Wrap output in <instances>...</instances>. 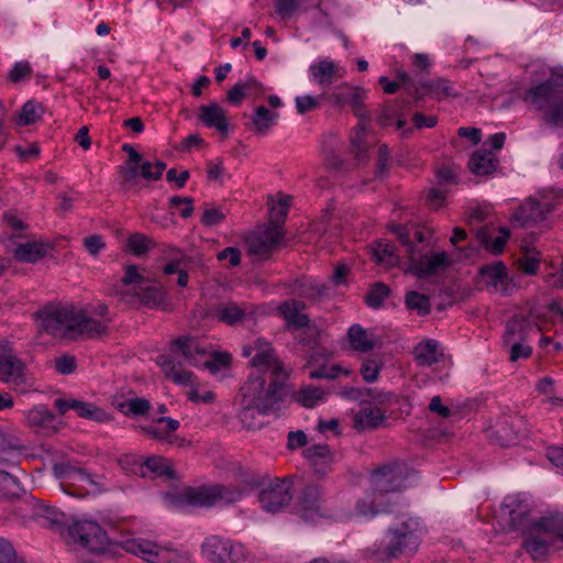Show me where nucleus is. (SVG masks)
Returning a JSON list of instances; mask_svg holds the SVG:
<instances>
[{
	"label": "nucleus",
	"instance_id": "f257e3e1",
	"mask_svg": "<svg viewBox=\"0 0 563 563\" xmlns=\"http://www.w3.org/2000/svg\"><path fill=\"white\" fill-rule=\"evenodd\" d=\"M269 385L266 388V378L261 375H252L241 387V420L249 428L258 426L254 422L255 413L263 415L275 409L286 395V380L283 376H269Z\"/></svg>",
	"mask_w": 563,
	"mask_h": 563
},
{
	"label": "nucleus",
	"instance_id": "f03ea898",
	"mask_svg": "<svg viewBox=\"0 0 563 563\" xmlns=\"http://www.w3.org/2000/svg\"><path fill=\"white\" fill-rule=\"evenodd\" d=\"M408 471L398 463L384 464L372 471L366 495L357 503L361 515L375 516L387 510L389 493L398 492L406 485Z\"/></svg>",
	"mask_w": 563,
	"mask_h": 563
},
{
	"label": "nucleus",
	"instance_id": "7ed1b4c3",
	"mask_svg": "<svg viewBox=\"0 0 563 563\" xmlns=\"http://www.w3.org/2000/svg\"><path fill=\"white\" fill-rule=\"evenodd\" d=\"M207 354V350L199 344L197 338L191 335L178 336L169 343V354L157 357V365L164 375L178 385H188L192 373L183 366L197 365L200 357Z\"/></svg>",
	"mask_w": 563,
	"mask_h": 563
},
{
	"label": "nucleus",
	"instance_id": "20e7f679",
	"mask_svg": "<svg viewBox=\"0 0 563 563\" xmlns=\"http://www.w3.org/2000/svg\"><path fill=\"white\" fill-rule=\"evenodd\" d=\"M523 548L533 560H541L549 553L552 542H563V514L541 517L523 534Z\"/></svg>",
	"mask_w": 563,
	"mask_h": 563
},
{
	"label": "nucleus",
	"instance_id": "39448f33",
	"mask_svg": "<svg viewBox=\"0 0 563 563\" xmlns=\"http://www.w3.org/2000/svg\"><path fill=\"white\" fill-rule=\"evenodd\" d=\"M243 490L235 486L213 485L199 488L187 487L170 497L176 507H211L218 501L233 504L242 498Z\"/></svg>",
	"mask_w": 563,
	"mask_h": 563
},
{
	"label": "nucleus",
	"instance_id": "423d86ee",
	"mask_svg": "<svg viewBox=\"0 0 563 563\" xmlns=\"http://www.w3.org/2000/svg\"><path fill=\"white\" fill-rule=\"evenodd\" d=\"M562 86V77L553 76L527 91L537 109L544 110L543 121L551 126H563V98L556 96Z\"/></svg>",
	"mask_w": 563,
	"mask_h": 563
},
{
	"label": "nucleus",
	"instance_id": "0eeeda50",
	"mask_svg": "<svg viewBox=\"0 0 563 563\" xmlns=\"http://www.w3.org/2000/svg\"><path fill=\"white\" fill-rule=\"evenodd\" d=\"M40 328L47 334L58 339L74 340L75 309L46 307L37 312Z\"/></svg>",
	"mask_w": 563,
	"mask_h": 563
},
{
	"label": "nucleus",
	"instance_id": "6e6552de",
	"mask_svg": "<svg viewBox=\"0 0 563 563\" xmlns=\"http://www.w3.org/2000/svg\"><path fill=\"white\" fill-rule=\"evenodd\" d=\"M69 537L74 542L96 555L104 554L110 539L103 528L96 521H78L69 526Z\"/></svg>",
	"mask_w": 563,
	"mask_h": 563
},
{
	"label": "nucleus",
	"instance_id": "1a4fd4ad",
	"mask_svg": "<svg viewBox=\"0 0 563 563\" xmlns=\"http://www.w3.org/2000/svg\"><path fill=\"white\" fill-rule=\"evenodd\" d=\"M124 549L147 563H185L188 561L186 555L144 539L128 540L124 543Z\"/></svg>",
	"mask_w": 563,
	"mask_h": 563
},
{
	"label": "nucleus",
	"instance_id": "9d476101",
	"mask_svg": "<svg viewBox=\"0 0 563 563\" xmlns=\"http://www.w3.org/2000/svg\"><path fill=\"white\" fill-rule=\"evenodd\" d=\"M27 366L19 358L9 341L0 342V380L15 388L26 384Z\"/></svg>",
	"mask_w": 563,
	"mask_h": 563
},
{
	"label": "nucleus",
	"instance_id": "9b49d317",
	"mask_svg": "<svg viewBox=\"0 0 563 563\" xmlns=\"http://www.w3.org/2000/svg\"><path fill=\"white\" fill-rule=\"evenodd\" d=\"M20 450L21 446L12 443L0 432V497L11 498L19 495V484L5 467L15 463Z\"/></svg>",
	"mask_w": 563,
	"mask_h": 563
},
{
	"label": "nucleus",
	"instance_id": "f8f14e48",
	"mask_svg": "<svg viewBox=\"0 0 563 563\" xmlns=\"http://www.w3.org/2000/svg\"><path fill=\"white\" fill-rule=\"evenodd\" d=\"M283 238L284 230L280 224L268 223L264 229L250 233L245 238V245L250 254L267 258Z\"/></svg>",
	"mask_w": 563,
	"mask_h": 563
},
{
	"label": "nucleus",
	"instance_id": "ddd939ff",
	"mask_svg": "<svg viewBox=\"0 0 563 563\" xmlns=\"http://www.w3.org/2000/svg\"><path fill=\"white\" fill-rule=\"evenodd\" d=\"M291 483L286 479L275 478L258 494V500L267 512H278L286 508L292 499Z\"/></svg>",
	"mask_w": 563,
	"mask_h": 563
},
{
	"label": "nucleus",
	"instance_id": "4468645a",
	"mask_svg": "<svg viewBox=\"0 0 563 563\" xmlns=\"http://www.w3.org/2000/svg\"><path fill=\"white\" fill-rule=\"evenodd\" d=\"M255 355L251 364L261 373H268L269 376H283L288 378V374L283 363L278 360L271 343L264 339H257L254 343Z\"/></svg>",
	"mask_w": 563,
	"mask_h": 563
},
{
	"label": "nucleus",
	"instance_id": "2eb2a0df",
	"mask_svg": "<svg viewBox=\"0 0 563 563\" xmlns=\"http://www.w3.org/2000/svg\"><path fill=\"white\" fill-rule=\"evenodd\" d=\"M202 551L213 562L225 563L230 561L238 563L243 560L241 547H234L229 541L222 540L217 536H212L205 541Z\"/></svg>",
	"mask_w": 563,
	"mask_h": 563
},
{
	"label": "nucleus",
	"instance_id": "dca6fc26",
	"mask_svg": "<svg viewBox=\"0 0 563 563\" xmlns=\"http://www.w3.org/2000/svg\"><path fill=\"white\" fill-rule=\"evenodd\" d=\"M552 211L550 203L541 205L533 198H528L518 207L510 218V222L517 228H528L532 222L543 221Z\"/></svg>",
	"mask_w": 563,
	"mask_h": 563
},
{
	"label": "nucleus",
	"instance_id": "f3484780",
	"mask_svg": "<svg viewBox=\"0 0 563 563\" xmlns=\"http://www.w3.org/2000/svg\"><path fill=\"white\" fill-rule=\"evenodd\" d=\"M413 254L409 258V268L407 272L412 273L418 278H424L438 274L440 269L449 265V257L445 252L422 255L419 260Z\"/></svg>",
	"mask_w": 563,
	"mask_h": 563
},
{
	"label": "nucleus",
	"instance_id": "a211bd4d",
	"mask_svg": "<svg viewBox=\"0 0 563 563\" xmlns=\"http://www.w3.org/2000/svg\"><path fill=\"white\" fill-rule=\"evenodd\" d=\"M306 305L302 301L288 299L282 302L278 307L280 316L286 320V328L288 330H298L308 327L310 319L308 314L302 313Z\"/></svg>",
	"mask_w": 563,
	"mask_h": 563
},
{
	"label": "nucleus",
	"instance_id": "6ab92c4d",
	"mask_svg": "<svg viewBox=\"0 0 563 563\" xmlns=\"http://www.w3.org/2000/svg\"><path fill=\"white\" fill-rule=\"evenodd\" d=\"M479 277L485 286H492L496 291L505 292L508 287V275L503 262L497 261L483 265L479 268Z\"/></svg>",
	"mask_w": 563,
	"mask_h": 563
},
{
	"label": "nucleus",
	"instance_id": "aec40b11",
	"mask_svg": "<svg viewBox=\"0 0 563 563\" xmlns=\"http://www.w3.org/2000/svg\"><path fill=\"white\" fill-rule=\"evenodd\" d=\"M324 353H312L306 364V368H309V377L311 379H335L340 374L350 375L349 369H344L340 365L327 366L321 363L324 358Z\"/></svg>",
	"mask_w": 563,
	"mask_h": 563
},
{
	"label": "nucleus",
	"instance_id": "412c9836",
	"mask_svg": "<svg viewBox=\"0 0 563 563\" xmlns=\"http://www.w3.org/2000/svg\"><path fill=\"white\" fill-rule=\"evenodd\" d=\"M305 457L312 465L314 473L323 477L331 470L333 455L328 445L313 444L305 450Z\"/></svg>",
	"mask_w": 563,
	"mask_h": 563
},
{
	"label": "nucleus",
	"instance_id": "4be33fe9",
	"mask_svg": "<svg viewBox=\"0 0 563 563\" xmlns=\"http://www.w3.org/2000/svg\"><path fill=\"white\" fill-rule=\"evenodd\" d=\"M74 340L84 335L89 339L100 338L107 334L108 328L102 322L87 317L85 313L75 310Z\"/></svg>",
	"mask_w": 563,
	"mask_h": 563
},
{
	"label": "nucleus",
	"instance_id": "5701e85b",
	"mask_svg": "<svg viewBox=\"0 0 563 563\" xmlns=\"http://www.w3.org/2000/svg\"><path fill=\"white\" fill-rule=\"evenodd\" d=\"M320 488L317 485H307L300 497L301 517L306 521H314L321 517Z\"/></svg>",
	"mask_w": 563,
	"mask_h": 563
},
{
	"label": "nucleus",
	"instance_id": "b1692460",
	"mask_svg": "<svg viewBox=\"0 0 563 563\" xmlns=\"http://www.w3.org/2000/svg\"><path fill=\"white\" fill-rule=\"evenodd\" d=\"M505 508L508 509L509 526L511 530H521L522 534L530 529V527L538 521L530 517V508L527 504L518 501L516 505L514 501L506 504Z\"/></svg>",
	"mask_w": 563,
	"mask_h": 563
},
{
	"label": "nucleus",
	"instance_id": "393cba45",
	"mask_svg": "<svg viewBox=\"0 0 563 563\" xmlns=\"http://www.w3.org/2000/svg\"><path fill=\"white\" fill-rule=\"evenodd\" d=\"M474 233L481 244L493 254L497 255L504 251V246L510 238V231L507 227H500V235L492 240V232L487 227L474 229Z\"/></svg>",
	"mask_w": 563,
	"mask_h": 563
},
{
	"label": "nucleus",
	"instance_id": "a878e982",
	"mask_svg": "<svg viewBox=\"0 0 563 563\" xmlns=\"http://www.w3.org/2000/svg\"><path fill=\"white\" fill-rule=\"evenodd\" d=\"M198 119L207 126H213L222 133H227V112L217 103L201 106L199 108Z\"/></svg>",
	"mask_w": 563,
	"mask_h": 563
},
{
	"label": "nucleus",
	"instance_id": "bb28decb",
	"mask_svg": "<svg viewBox=\"0 0 563 563\" xmlns=\"http://www.w3.org/2000/svg\"><path fill=\"white\" fill-rule=\"evenodd\" d=\"M520 426L518 421L506 420L492 432L490 439L500 446L516 445L520 440Z\"/></svg>",
	"mask_w": 563,
	"mask_h": 563
},
{
	"label": "nucleus",
	"instance_id": "cd10ccee",
	"mask_svg": "<svg viewBox=\"0 0 563 563\" xmlns=\"http://www.w3.org/2000/svg\"><path fill=\"white\" fill-rule=\"evenodd\" d=\"M49 249L48 243L32 241L18 245L13 255L19 262L35 263L46 256Z\"/></svg>",
	"mask_w": 563,
	"mask_h": 563
},
{
	"label": "nucleus",
	"instance_id": "c85d7f7f",
	"mask_svg": "<svg viewBox=\"0 0 563 563\" xmlns=\"http://www.w3.org/2000/svg\"><path fill=\"white\" fill-rule=\"evenodd\" d=\"M291 200V196L282 192H278L276 196L267 197V206L269 208V224L276 223L280 224L283 228V223L287 217Z\"/></svg>",
	"mask_w": 563,
	"mask_h": 563
},
{
	"label": "nucleus",
	"instance_id": "c756f323",
	"mask_svg": "<svg viewBox=\"0 0 563 563\" xmlns=\"http://www.w3.org/2000/svg\"><path fill=\"white\" fill-rule=\"evenodd\" d=\"M391 533L394 534V540L388 545L389 556L396 558L409 544L416 547L413 530L410 529L407 521H404L400 528L393 529Z\"/></svg>",
	"mask_w": 563,
	"mask_h": 563
},
{
	"label": "nucleus",
	"instance_id": "7c9ffc66",
	"mask_svg": "<svg viewBox=\"0 0 563 563\" xmlns=\"http://www.w3.org/2000/svg\"><path fill=\"white\" fill-rule=\"evenodd\" d=\"M496 163L494 154L487 150L476 151L468 163L470 169L477 176H486L495 172Z\"/></svg>",
	"mask_w": 563,
	"mask_h": 563
},
{
	"label": "nucleus",
	"instance_id": "2f4dec72",
	"mask_svg": "<svg viewBox=\"0 0 563 563\" xmlns=\"http://www.w3.org/2000/svg\"><path fill=\"white\" fill-rule=\"evenodd\" d=\"M347 338L351 347L360 352H369L376 344L374 335L368 334L367 331L358 324H354L349 329Z\"/></svg>",
	"mask_w": 563,
	"mask_h": 563
},
{
	"label": "nucleus",
	"instance_id": "473e14b6",
	"mask_svg": "<svg viewBox=\"0 0 563 563\" xmlns=\"http://www.w3.org/2000/svg\"><path fill=\"white\" fill-rule=\"evenodd\" d=\"M530 329L528 318L525 316H514L506 325L505 342L511 343L516 341H523Z\"/></svg>",
	"mask_w": 563,
	"mask_h": 563
},
{
	"label": "nucleus",
	"instance_id": "72a5a7b5",
	"mask_svg": "<svg viewBox=\"0 0 563 563\" xmlns=\"http://www.w3.org/2000/svg\"><path fill=\"white\" fill-rule=\"evenodd\" d=\"M214 314L219 321L229 325H235L242 322L246 317L245 310L235 302L219 305L214 309Z\"/></svg>",
	"mask_w": 563,
	"mask_h": 563
},
{
	"label": "nucleus",
	"instance_id": "f704fd0d",
	"mask_svg": "<svg viewBox=\"0 0 563 563\" xmlns=\"http://www.w3.org/2000/svg\"><path fill=\"white\" fill-rule=\"evenodd\" d=\"M384 412L378 408H365L354 416V427L358 430L374 429L384 420Z\"/></svg>",
	"mask_w": 563,
	"mask_h": 563
},
{
	"label": "nucleus",
	"instance_id": "c9c22d12",
	"mask_svg": "<svg viewBox=\"0 0 563 563\" xmlns=\"http://www.w3.org/2000/svg\"><path fill=\"white\" fill-rule=\"evenodd\" d=\"M366 122L360 121L351 135V146L355 158L360 163L367 162V146L365 144Z\"/></svg>",
	"mask_w": 563,
	"mask_h": 563
},
{
	"label": "nucleus",
	"instance_id": "e433bc0d",
	"mask_svg": "<svg viewBox=\"0 0 563 563\" xmlns=\"http://www.w3.org/2000/svg\"><path fill=\"white\" fill-rule=\"evenodd\" d=\"M416 361L422 366H431L439 362L438 344L434 341H427L413 349Z\"/></svg>",
	"mask_w": 563,
	"mask_h": 563
},
{
	"label": "nucleus",
	"instance_id": "4c0bfd02",
	"mask_svg": "<svg viewBox=\"0 0 563 563\" xmlns=\"http://www.w3.org/2000/svg\"><path fill=\"white\" fill-rule=\"evenodd\" d=\"M134 295L143 305L152 308L161 306L166 298V294L162 286L140 287Z\"/></svg>",
	"mask_w": 563,
	"mask_h": 563
},
{
	"label": "nucleus",
	"instance_id": "58836bf2",
	"mask_svg": "<svg viewBox=\"0 0 563 563\" xmlns=\"http://www.w3.org/2000/svg\"><path fill=\"white\" fill-rule=\"evenodd\" d=\"M540 255L534 249L522 245V257L518 260L519 268L528 275H536L539 268Z\"/></svg>",
	"mask_w": 563,
	"mask_h": 563
},
{
	"label": "nucleus",
	"instance_id": "ea45409f",
	"mask_svg": "<svg viewBox=\"0 0 563 563\" xmlns=\"http://www.w3.org/2000/svg\"><path fill=\"white\" fill-rule=\"evenodd\" d=\"M373 255L378 264L386 266H393L398 260L395 255L394 244L385 241L376 242V245L373 249Z\"/></svg>",
	"mask_w": 563,
	"mask_h": 563
},
{
	"label": "nucleus",
	"instance_id": "a19ab883",
	"mask_svg": "<svg viewBox=\"0 0 563 563\" xmlns=\"http://www.w3.org/2000/svg\"><path fill=\"white\" fill-rule=\"evenodd\" d=\"M55 420V415L44 408H34L27 412L26 421L32 428H47Z\"/></svg>",
	"mask_w": 563,
	"mask_h": 563
},
{
	"label": "nucleus",
	"instance_id": "79ce46f5",
	"mask_svg": "<svg viewBox=\"0 0 563 563\" xmlns=\"http://www.w3.org/2000/svg\"><path fill=\"white\" fill-rule=\"evenodd\" d=\"M153 242L148 236L142 233H132L128 238L126 249L133 255L140 257L148 252Z\"/></svg>",
	"mask_w": 563,
	"mask_h": 563
},
{
	"label": "nucleus",
	"instance_id": "37998d69",
	"mask_svg": "<svg viewBox=\"0 0 563 563\" xmlns=\"http://www.w3.org/2000/svg\"><path fill=\"white\" fill-rule=\"evenodd\" d=\"M313 79L320 84H331V79L335 73V65L330 60H322L310 67Z\"/></svg>",
	"mask_w": 563,
	"mask_h": 563
},
{
	"label": "nucleus",
	"instance_id": "c03bdc74",
	"mask_svg": "<svg viewBox=\"0 0 563 563\" xmlns=\"http://www.w3.org/2000/svg\"><path fill=\"white\" fill-rule=\"evenodd\" d=\"M405 303L409 309L416 310L421 316L430 312L429 297L417 291H408L405 296Z\"/></svg>",
	"mask_w": 563,
	"mask_h": 563
},
{
	"label": "nucleus",
	"instance_id": "a18cd8bd",
	"mask_svg": "<svg viewBox=\"0 0 563 563\" xmlns=\"http://www.w3.org/2000/svg\"><path fill=\"white\" fill-rule=\"evenodd\" d=\"M43 113L42 104L30 100L23 106L18 123L20 125L33 124L42 118Z\"/></svg>",
	"mask_w": 563,
	"mask_h": 563
},
{
	"label": "nucleus",
	"instance_id": "49530a36",
	"mask_svg": "<svg viewBox=\"0 0 563 563\" xmlns=\"http://www.w3.org/2000/svg\"><path fill=\"white\" fill-rule=\"evenodd\" d=\"M415 92L418 95L420 89H424L428 93H437L442 96H452L450 86L444 79H435L429 81H418L413 84Z\"/></svg>",
	"mask_w": 563,
	"mask_h": 563
},
{
	"label": "nucleus",
	"instance_id": "de8ad7c7",
	"mask_svg": "<svg viewBox=\"0 0 563 563\" xmlns=\"http://www.w3.org/2000/svg\"><path fill=\"white\" fill-rule=\"evenodd\" d=\"M389 295L390 288L386 284L375 283L365 296V301L372 308H379Z\"/></svg>",
	"mask_w": 563,
	"mask_h": 563
},
{
	"label": "nucleus",
	"instance_id": "09e8293b",
	"mask_svg": "<svg viewBox=\"0 0 563 563\" xmlns=\"http://www.w3.org/2000/svg\"><path fill=\"white\" fill-rule=\"evenodd\" d=\"M323 390L314 386L302 387L296 395V399L307 408L313 407L319 400L323 398Z\"/></svg>",
	"mask_w": 563,
	"mask_h": 563
},
{
	"label": "nucleus",
	"instance_id": "8fccbe9b",
	"mask_svg": "<svg viewBox=\"0 0 563 563\" xmlns=\"http://www.w3.org/2000/svg\"><path fill=\"white\" fill-rule=\"evenodd\" d=\"M144 465L154 474L158 476H166L168 478H174L175 472L173 471L168 461L162 456H152L148 457Z\"/></svg>",
	"mask_w": 563,
	"mask_h": 563
},
{
	"label": "nucleus",
	"instance_id": "3c124183",
	"mask_svg": "<svg viewBox=\"0 0 563 563\" xmlns=\"http://www.w3.org/2000/svg\"><path fill=\"white\" fill-rule=\"evenodd\" d=\"M275 118L276 114L271 113L266 107H258L252 117L255 131L261 134L266 133L271 129V123Z\"/></svg>",
	"mask_w": 563,
	"mask_h": 563
},
{
	"label": "nucleus",
	"instance_id": "603ef678",
	"mask_svg": "<svg viewBox=\"0 0 563 563\" xmlns=\"http://www.w3.org/2000/svg\"><path fill=\"white\" fill-rule=\"evenodd\" d=\"M81 483H88L90 486H96V482L84 470L75 467L68 475L65 482V492L74 490L80 486Z\"/></svg>",
	"mask_w": 563,
	"mask_h": 563
},
{
	"label": "nucleus",
	"instance_id": "864d4df0",
	"mask_svg": "<svg viewBox=\"0 0 563 563\" xmlns=\"http://www.w3.org/2000/svg\"><path fill=\"white\" fill-rule=\"evenodd\" d=\"M349 102L354 114L360 118V121L365 122L369 119L368 114L364 110L363 91L360 88H352V91L349 95Z\"/></svg>",
	"mask_w": 563,
	"mask_h": 563
},
{
	"label": "nucleus",
	"instance_id": "5fc2aeb1",
	"mask_svg": "<svg viewBox=\"0 0 563 563\" xmlns=\"http://www.w3.org/2000/svg\"><path fill=\"white\" fill-rule=\"evenodd\" d=\"M232 357L227 352H214L211 358L207 360L203 366L211 373H217L231 364Z\"/></svg>",
	"mask_w": 563,
	"mask_h": 563
},
{
	"label": "nucleus",
	"instance_id": "6e6d98bb",
	"mask_svg": "<svg viewBox=\"0 0 563 563\" xmlns=\"http://www.w3.org/2000/svg\"><path fill=\"white\" fill-rule=\"evenodd\" d=\"M225 219V214L221 208L208 207L201 216V223L205 227H213L221 223Z\"/></svg>",
	"mask_w": 563,
	"mask_h": 563
},
{
	"label": "nucleus",
	"instance_id": "4d7b16f0",
	"mask_svg": "<svg viewBox=\"0 0 563 563\" xmlns=\"http://www.w3.org/2000/svg\"><path fill=\"white\" fill-rule=\"evenodd\" d=\"M54 367L63 375L71 374L77 367L76 358L73 355L64 354L54 360Z\"/></svg>",
	"mask_w": 563,
	"mask_h": 563
},
{
	"label": "nucleus",
	"instance_id": "13d9d810",
	"mask_svg": "<svg viewBox=\"0 0 563 563\" xmlns=\"http://www.w3.org/2000/svg\"><path fill=\"white\" fill-rule=\"evenodd\" d=\"M234 473L235 477L250 488H257L262 484L258 476L241 465L235 467Z\"/></svg>",
	"mask_w": 563,
	"mask_h": 563
},
{
	"label": "nucleus",
	"instance_id": "bf43d9fd",
	"mask_svg": "<svg viewBox=\"0 0 563 563\" xmlns=\"http://www.w3.org/2000/svg\"><path fill=\"white\" fill-rule=\"evenodd\" d=\"M82 244L87 252L96 257L101 250L106 247V243L103 241V238L99 234H92L88 235L82 240Z\"/></svg>",
	"mask_w": 563,
	"mask_h": 563
},
{
	"label": "nucleus",
	"instance_id": "052dcab7",
	"mask_svg": "<svg viewBox=\"0 0 563 563\" xmlns=\"http://www.w3.org/2000/svg\"><path fill=\"white\" fill-rule=\"evenodd\" d=\"M146 282V278L139 272L136 265H128L125 267V275L122 278V284L128 285H141Z\"/></svg>",
	"mask_w": 563,
	"mask_h": 563
},
{
	"label": "nucleus",
	"instance_id": "680f3d73",
	"mask_svg": "<svg viewBox=\"0 0 563 563\" xmlns=\"http://www.w3.org/2000/svg\"><path fill=\"white\" fill-rule=\"evenodd\" d=\"M394 232L397 234L398 240L401 244L407 247L408 257L410 258L413 254H418V250L413 246L410 241V234L406 227L395 225L393 227Z\"/></svg>",
	"mask_w": 563,
	"mask_h": 563
},
{
	"label": "nucleus",
	"instance_id": "e2e57ef3",
	"mask_svg": "<svg viewBox=\"0 0 563 563\" xmlns=\"http://www.w3.org/2000/svg\"><path fill=\"white\" fill-rule=\"evenodd\" d=\"M301 297L309 299H319L328 295V286L324 284H311L306 286L299 294Z\"/></svg>",
	"mask_w": 563,
	"mask_h": 563
},
{
	"label": "nucleus",
	"instance_id": "0e129e2a",
	"mask_svg": "<svg viewBox=\"0 0 563 563\" xmlns=\"http://www.w3.org/2000/svg\"><path fill=\"white\" fill-rule=\"evenodd\" d=\"M125 405L129 407L130 412L137 416L146 415L151 408L148 400L137 397L128 400Z\"/></svg>",
	"mask_w": 563,
	"mask_h": 563
},
{
	"label": "nucleus",
	"instance_id": "69168bd1",
	"mask_svg": "<svg viewBox=\"0 0 563 563\" xmlns=\"http://www.w3.org/2000/svg\"><path fill=\"white\" fill-rule=\"evenodd\" d=\"M301 0H276L277 13L290 16L300 5Z\"/></svg>",
	"mask_w": 563,
	"mask_h": 563
},
{
	"label": "nucleus",
	"instance_id": "338daca9",
	"mask_svg": "<svg viewBox=\"0 0 563 563\" xmlns=\"http://www.w3.org/2000/svg\"><path fill=\"white\" fill-rule=\"evenodd\" d=\"M379 365L374 360H367L363 363L361 373L366 382H374L378 376Z\"/></svg>",
	"mask_w": 563,
	"mask_h": 563
},
{
	"label": "nucleus",
	"instance_id": "774afa93",
	"mask_svg": "<svg viewBox=\"0 0 563 563\" xmlns=\"http://www.w3.org/2000/svg\"><path fill=\"white\" fill-rule=\"evenodd\" d=\"M318 106V100L311 96H302L296 98V108L300 114L311 111L316 109Z\"/></svg>",
	"mask_w": 563,
	"mask_h": 563
}]
</instances>
